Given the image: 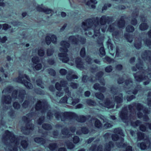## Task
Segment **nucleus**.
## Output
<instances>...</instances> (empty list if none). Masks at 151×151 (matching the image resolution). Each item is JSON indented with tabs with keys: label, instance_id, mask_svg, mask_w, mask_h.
I'll list each match as a JSON object with an SVG mask.
<instances>
[{
	"label": "nucleus",
	"instance_id": "nucleus-28",
	"mask_svg": "<svg viewBox=\"0 0 151 151\" xmlns=\"http://www.w3.org/2000/svg\"><path fill=\"white\" fill-rule=\"evenodd\" d=\"M22 83H23L25 87L28 89H32V88L33 86L32 84L28 82L26 80H23Z\"/></svg>",
	"mask_w": 151,
	"mask_h": 151
},
{
	"label": "nucleus",
	"instance_id": "nucleus-43",
	"mask_svg": "<svg viewBox=\"0 0 151 151\" xmlns=\"http://www.w3.org/2000/svg\"><path fill=\"white\" fill-rule=\"evenodd\" d=\"M36 83L38 86L41 87L42 88H44V87L41 79H39L37 80L36 81Z\"/></svg>",
	"mask_w": 151,
	"mask_h": 151
},
{
	"label": "nucleus",
	"instance_id": "nucleus-49",
	"mask_svg": "<svg viewBox=\"0 0 151 151\" xmlns=\"http://www.w3.org/2000/svg\"><path fill=\"white\" fill-rule=\"evenodd\" d=\"M80 55L82 57H85L86 55V50L85 48L83 47L81 49L80 52Z\"/></svg>",
	"mask_w": 151,
	"mask_h": 151
},
{
	"label": "nucleus",
	"instance_id": "nucleus-15",
	"mask_svg": "<svg viewBox=\"0 0 151 151\" xmlns=\"http://www.w3.org/2000/svg\"><path fill=\"white\" fill-rule=\"evenodd\" d=\"M115 26V25L114 23H113L110 25L108 28L107 31L110 32H113L112 34L113 37L117 38L119 36V32L118 31H114Z\"/></svg>",
	"mask_w": 151,
	"mask_h": 151
},
{
	"label": "nucleus",
	"instance_id": "nucleus-25",
	"mask_svg": "<svg viewBox=\"0 0 151 151\" xmlns=\"http://www.w3.org/2000/svg\"><path fill=\"white\" fill-rule=\"evenodd\" d=\"M88 130L86 127H83L76 131V133L77 134L81 135L82 134H87L88 132Z\"/></svg>",
	"mask_w": 151,
	"mask_h": 151
},
{
	"label": "nucleus",
	"instance_id": "nucleus-27",
	"mask_svg": "<svg viewBox=\"0 0 151 151\" xmlns=\"http://www.w3.org/2000/svg\"><path fill=\"white\" fill-rule=\"evenodd\" d=\"M134 46L137 49H139L142 47V40L141 39L139 38L137 40H136L134 43Z\"/></svg>",
	"mask_w": 151,
	"mask_h": 151
},
{
	"label": "nucleus",
	"instance_id": "nucleus-13",
	"mask_svg": "<svg viewBox=\"0 0 151 151\" xmlns=\"http://www.w3.org/2000/svg\"><path fill=\"white\" fill-rule=\"evenodd\" d=\"M138 60H139V62L136 64V68L135 67H133L132 68V69L133 71H136L137 70L136 68H137L139 70V71L137 72L136 73L134 74H134H137L138 72H140L141 74H142L143 73H142V71H143L145 72L147 70H146L143 69V65L142 63L141 62L139 58H138Z\"/></svg>",
	"mask_w": 151,
	"mask_h": 151
},
{
	"label": "nucleus",
	"instance_id": "nucleus-64",
	"mask_svg": "<svg viewBox=\"0 0 151 151\" xmlns=\"http://www.w3.org/2000/svg\"><path fill=\"white\" fill-rule=\"evenodd\" d=\"M73 141L74 143H78L79 141V137L77 136H75L73 138Z\"/></svg>",
	"mask_w": 151,
	"mask_h": 151
},
{
	"label": "nucleus",
	"instance_id": "nucleus-4",
	"mask_svg": "<svg viewBox=\"0 0 151 151\" xmlns=\"http://www.w3.org/2000/svg\"><path fill=\"white\" fill-rule=\"evenodd\" d=\"M3 142L7 145V148L10 151H17L19 144L18 139L16 138L12 132L8 130L5 131L2 136Z\"/></svg>",
	"mask_w": 151,
	"mask_h": 151
},
{
	"label": "nucleus",
	"instance_id": "nucleus-39",
	"mask_svg": "<svg viewBox=\"0 0 151 151\" xmlns=\"http://www.w3.org/2000/svg\"><path fill=\"white\" fill-rule=\"evenodd\" d=\"M95 95L96 97L99 99L103 100L104 99V95L100 93H96L95 94Z\"/></svg>",
	"mask_w": 151,
	"mask_h": 151
},
{
	"label": "nucleus",
	"instance_id": "nucleus-58",
	"mask_svg": "<svg viewBox=\"0 0 151 151\" xmlns=\"http://www.w3.org/2000/svg\"><path fill=\"white\" fill-rule=\"evenodd\" d=\"M45 119V117L44 116H41L38 120L37 122L39 124L41 125L42 123Z\"/></svg>",
	"mask_w": 151,
	"mask_h": 151
},
{
	"label": "nucleus",
	"instance_id": "nucleus-16",
	"mask_svg": "<svg viewBox=\"0 0 151 151\" xmlns=\"http://www.w3.org/2000/svg\"><path fill=\"white\" fill-rule=\"evenodd\" d=\"M141 57L145 61H151V51L150 50H145L142 54Z\"/></svg>",
	"mask_w": 151,
	"mask_h": 151
},
{
	"label": "nucleus",
	"instance_id": "nucleus-10",
	"mask_svg": "<svg viewBox=\"0 0 151 151\" xmlns=\"http://www.w3.org/2000/svg\"><path fill=\"white\" fill-rule=\"evenodd\" d=\"M120 142H116V146L118 147H126L125 150L124 151H132V147L131 146H128L127 143H123L124 142V139L122 137L120 138Z\"/></svg>",
	"mask_w": 151,
	"mask_h": 151
},
{
	"label": "nucleus",
	"instance_id": "nucleus-46",
	"mask_svg": "<svg viewBox=\"0 0 151 151\" xmlns=\"http://www.w3.org/2000/svg\"><path fill=\"white\" fill-rule=\"evenodd\" d=\"M32 61L34 64H37L40 62V59L37 56H35L32 58Z\"/></svg>",
	"mask_w": 151,
	"mask_h": 151
},
{
	"label": "nucleus",
	"instance_id": "nucleus-7",
	"mask_svg": "<svg viewBox=\"0 0 151 151\" xmlns=\"http://www.w3.org/2000/svg\"><path fill=\"white\" fill-rule=\"evenodd\" d=\"M142 72L143 73L142 74H141L140 72H138L136 74H134V76L136 81L137 82H140L143 80H147L146 81L143 83V84L144 85H147L150 82L149 77L151 78V70L148 68L146 71L145 72L143 71Z\"/></svg>",
	"mask_w": 151,
	"mask_h": 151
},
{
	"label": "nucleus",
	"instance_id": "nucleus-57",
	"mask_svg": "<svg viewBox=\"0 0 151 151\" xmlns=\"http://www.w3.org/2000/svg\"><path fill=\"white\" fill-rule=\"evenodd\" d=\"M21 145L25 149L27 147L28 144L27 141L23 140L21 142Z\"/></svg>",
	"mask_w": 151,
	"mask_h": 151
},
{
	"label": "nucleus",
	"instance_id": "nucleus-17",
	"mask_svg": "<svg viewBox=\"0 0 151 151\" xmlns=\"http://www.w3.org/2000/svg\"><path fill=\"white\" fill-rule=\"evenodd\" d=\"M45 41L47 44L48 45L50 44L51 42L54 44H55L57 42V37L54 35H52L51 37L48 36H47L45 37Z\"/></svg>",
	"mask_w": 151,
	"mask_h": 151
},
{
	"label": "nucleus",
	"instance_id": "nucleus-23",
	"mask_svg": "<svg viewBox=\"0 0 151 151\" xmlns=\"http://www.w3.org/2000/svg\"><path fill=\"white\" fill-rule=\"evenodd\" d=\"M61 133L65 135L67 137H69L72 135V134L70 133V130L67 127H65L62 129Z\"/></svg>",
	"mask_w": 151,
	"mask_h": 151
},
{
	"label": "nucleus",
	"instance_id": "nucleus-1",
	"mask_svg": "<svg viewBox=\"0 0 151 151\" xmlns=\"http://www.w3.org/2000/svg\"><path fill=\"white\" fill-rule=\"evenodd\" d=\"M113 19L112 17L106 15L102 16L99 21L98 17L88 19L82 22L81 27L84 31H86L85 33L86 35H92L93 32L94 34L93 37H97L100 35L101 27L99 22L101 25H105L106 23L109 24L112 22Z\"/></svg>",
	"mask_w": 151,
	"mask_h": 151
},
{
	"label": "nucleus",
	"instance_id": "nucleus-63",
	"mask_svg": "<svg viewBox=\"0 0 151 151\" xmlns=\"http://www.w3.org/2000/svg\"><path fill=\"white\" fill-rule=\"evenodd\" d=\"M60 73L62 75H65L67 73V71L65 69H62L60 70Z\"/></svg>",
	"mask_w": 151,
	"mask_h": 151
},
{
	"label": "nucleus",
	"instance_id": "nucleus-29",
	"mask_svg": "<svg viewBox=\"0 0 151 151\" xmlns=\"http://www.w3.org/2000/svg\"><path fill=\"white\" fill-rule=\"evenodd\" d=\"M114 100L117 104L122 103L123 100L122 94H120L118 96H116Z\"/></svg>",
	"mask_w": 151,
	"mask_h": 151
},
{
	"label": "nucleus",
	"instance_id": "nucleus-32",
	"mask_svg": "<svg viewBox=\"0 0 151 151\" xmlns=\"http://www.w3.org/2000/svg\"><path fill=\"white\" fill-rule=\"evenodd\" d=\"M67 79L70 81H71L73 79H77L78 78V76L75 75H71L69 73H68L66 76Z\"/></svg>",
	"mask_w": 151,
	"mask_h": 151
},
{
	"label": "nucleus",
	"instance_id": "nucleus-26",
	"mask_svg": "<svg viewBox=\"0 0 151 151\" xmlns=\"http://www.w3.org/2000/svg\"><path fill=\"white\" fill-rule=\"evenodd\" d=\"M34 141L42 145H44L46 142L45 139L40 137L35 138L34 139Z\"/></svg>",
	"mask_w": 151,
	"mask_h": 151
},
{
	"label": "nucleus",
	"instance_id": "nucleus-51",
	"mask_svg": "<svg viewBox=\"0 0 151 151\" xmlns=\"http://www.w3.org/2000/svg\"><path fill=\"white\" fill-rule=\"evenodd\" d=\"M144 42L146 45L150 48L151 46V40L147 39L146 40H144Z\"/></svg>",
	"mask_w": 151,
	"mask_h": 151
},
{
	"label": "nucleus",
	"instance_id": "nucleus-30",
	"mask_svg": "<svg viewBox=\"0 0 151 151\" xmlns=\"http://www.w3.org/2000/svg\"><path fill=\"white\" fill-rule=\"evenodd\" d=\"M97 2L96 0H90V1H87L86 3V5L88 6H91L92 8L95 9L96 8V6L95 5H91V3L96 4L97 3Z\"/></svg>",
	"mask_w": 151,
	"mask_h": 151
},
{
	"label": "nucleus",
	"instance_id": "nucleus-35",
	"mask_svg": "<svg viewBox=\"0 0 151 151\" xmlns=\"http://www.w3.org/2000/svg\"><path fill=\"white\" fill-rule=\"evenodd\" d=\"M133 84V81L132 79L129 78L128 80H126L125 81V85L129 87V88H131V87L132 86Z\"/></svg>",
	"mask_w": 151,
	"mask_h": 151
},
{
	"label": "nucleus",
	"instance_id": "nucleus-62",
	"mask_svg": "<svg viewBox=\"0 0 151 151\" xmlns=\"http://www.w3.org/2000/svg\"><path fill=\"white\" fill-rule=\"evenodd\" d=\"M61 86V85L58 82H57L55 83V87L57 90L61 91L62 89Z\"/></svg>",
	"mask_w": 151,
	"mask_h": 151
},
{
	"label": "nucleus",
	"instance_id": "nucleus-36",
	"mask_svg": "<svg viewBox=\"0 0 151 151\" xmlns=\"http://www.w3.org/2000/svg\"><path fill=\"white\" fill-rule=\"evenodd\" d=\"M148 27L147 24L145 23L141 24L139 26V28L140 30L142 31H145L147 30Z\"/></svg>",
	"mask_w": 151,
	"mask_h": 151
},
{
	"label": "nucleus",
	"instance_id": "nucleus-54",
	"mask_svg": "<svg viewBox=\"0 0 151 151\" xmlns=\"http://www.w3.org/2000/svg\"><path fill=\"white\" fill-rule=\"evenodd\" d=\"M138 9H136L135 11H134L133 12L132 14V16L133 17L136 18L138 15Z\"/></svg>",
	"mask_w": 151,
	"mask_h": 151
},
{
	"label": "nucleus",
	"instance_id": "nucleus-14",
	"mask_svg": "<svg viewBox=\"0 0 151 151\" xmlns=\"http://www.w3.org/2000/svg\"><path fill=\"white\" fill-rule=\"evenodd\" d=\"M48 109L47 104H36L35 110L36 111H40L42 113H44Z\"/></svg>",
	"mask_w": 151,
	"mask_h": 151
},
{
	"label": "nucleus",
	"instance_id": "nucleus-31",
	"mask_svg": "<svg viewBox=\"0 0 151 151\" xmlns=\"http://www.w3.org/2000/svg\"><path fill=\"white\" fill-rule=\"evenodd\" d=\"M25 93L26 92L25 90L19 89V101L20 99L22 101H23Z\"/></svg>",
	"mask_w": 151,
	"mask_h": 151
},
{
	"label": "nucleus",
	"instance_id": "nucleus-3",
	"mask_svg": "<svg viewBox=\"0 0 151 151\" xmlns=\"http://www.w3.org/2000/svg\"><path fill=\"white\" fill-rule=\"evenodd\" d=\"M56 119L58 120L61 119V121H64L66 119H71L75 118L76 120L78 122H84L87 119L88 116L83 115H77L76 114L69 112H61L60 111H54L52 112L49 110L47 114V118L49 119H52L53 114Z\"/></svg>",
	"mask_w": 151,
	"mask_h": 151
},
{
	"label": "nucleus",
	"instance_id": "nucleus-33",
	"mask_svg": "<svg viewBox=\"0 0 151 151\" xmlns=\"http://www.w3.org/2000/svg\"><path fill=\"white\" fill-rule=\"evenodd\" d=\"M106 44L107 45L108 48L109 50H113L114 49L113 45L111 42V40L109 38L106 42Z\"/></svg>",
	"mask_w": 151,
	"mask_h": 151
},
{
	"label": "nucleus",
	"instance_id": "nucleus-40",
	"mask_svg": "<svg viewBox=\"0 0 151 151\" xmlns=\"http://www.w3.org/2000/svg\"><path fill=\"white\" fill-rule=\"evenodd\" d=\"M42 127L44 129L47 130H50L52 129V127L51 125L48 124H43Z\"/></svg>",
	"mask_w": 151,
	"mask_h": 151
},
{
	"label": "nucleus",
	"instance_id": "nucleus-42",
	"mask_svg": "<svg viewBox=\"0 0 151 151\" xmlns=\"http://www.w3.org/2000/svg\"><path fill=\"white\" fill-rule=\"evenodd\" d=\"M144 134L140 132L137 133V140L139 141L143 139L144 138Z\"/></svg>",
	"mask_w": 151,
	"mask_h": 151
},
{
	"label": "nucleus",
	"instance_id": "nucleus-61",
	"mask_svg": "<svg viewBox=\"0 0 151 151\" xmlns=\"http://www.w3.org/2000/svg\"><path fill=\"white\" fill-rule=\"evenodd\" d=\"M112 140L114 141H116L119 139V136L116 134H113L111 136Z\"/></svg>",
	"mask_w": 151,
	"mask_h": 151
},
{
	"label": "nucleus",
	"instance_id": "nucleus-8",
	"mask_svg": "<svg viewBox=\"0 0 151 151\" xmlns=\"http://www.w3.org/2000/svg\"><path fill=\"white\" fill-rule=\"evenodd\" d=\"M114 144L112 141H110L108 143H106L105 146L104 151H110L111 148L113 147ZM97 146L96 145H92L90 148V150L91 151H103L102 146L101 145H99L97 147Z\"/></svg>",
	"mask_w": 151,
	"mask_h": 151
},
{
	"label": "nucleus",
	"instance_id": "nucleus-20",
	"mask_svg": "<svg viewBox=\"0 0 151 151\" xmlns=\"http://www.w3.org/2000/svg\"><path fill=\"white\" fill-rule=\"evenodd\" d=\"M37 10L39 12H43L46 14L50 13L52 10L51 9L45 7L42 8L40 5H38L36 8Z\"/></svg>",
	"mask_w": 151,
	"mask_h": 151
},
{
	"label": "nucleus",
	"instance_id": "nucleus-22",
	"mask_svg": "<svg viewBox=\"0 0 151 151\" xmlns=\"http://www.w3.org/2000/svg\"><path fill=\"white\" fill-rule=\"evenodd\" d=\"M150 145V142L149 140H146V143H145L144 142L138 144V146L140 147V148L142 150H145L147 148V147H149Z\"/></svg>",
	"mask_w": 151,
	"mask_h": 151
},
{
	"label": "nucleus",
	"instance_id": "nucleus-59",
	"mask_svg": "<svg viewBox=\"0 0 151 151\" xmlns=\"http://www.w3.org/2000/svg\"><path fill=\"white\" fill-rule=\"evenodd\" d=\"M54 51L52 49H48L47 50V56H50L53 53Z\"/></svg>",
	"mask_w": 151,
	"mask_h": 151
},
{
	"label": "nucleus",
	"instance_id": "nucleus-56",
	"mask_svg": "<svg viewBox=\"0 0 151 151\" xmlns=\"http://www.w3.org/2000/svg\"><path fill=\"white\" fill-rule=\"evenodd\" d=\"M2 27V29L6 30L10 28V27L7 24H4L2 26L0 24V29Z\"/></svg>",
	"mask_w": 151,
	"mask_h": 151
},
{
	"label": "nucleus",
	"instance_id": "nucleus-48",
	"mask_svg": "<svg viewBox=\"0 0 151 151\" xmlns=\"http://www.w3.org/2000/svg\"><path fill=\"white\" fill-rule=\"evenodd\" d=\"M68 97L66 96H65L61 99L60 101V103H67Z\"/></svg>",
	"mask_w": 151,
	"mask_h": 151
},
{
	"label": "nucleus",
	"instance_id": "nucleus-60",
	"mask_svg": "<svg viewBox=\"0 0 151 151\" xmlns=\"http://www.w3.org/2000/svg\"><path fill=\"white\" fill-rule=\"evenodd\" d=\"M141 122L139 120H137L135 122H132L131 125L134 127H136L138 126L140 124Z\"/></svg>",
	"mask_w": 151,
	"mask_h": 151
},
{
	"label": "nucleus",
	"instance_id": "nucleus-6",
	"mask_svg": "<svg viewBox=\"0 0 151 151\" xmlns=\"http://www.w3.org/2000/svg\"><path fill=\"white\" fill-rule=\"evenodd\" d=\"M60 44L62 47L60 48V50L63 53H59L58 54V57L60 58V60H62L63 62L67 63L69 60L67 52L68 51V48L70 47V45L68 42L65 41H61Z\"/></svg>",
	"mask_w": 151,
	"mask_h": 151
},
{
	"label": "nucleus",
	"instance_id": "nucleus-24",
	"mask_svg": "<svg viewBox=\"0 0 151 151\" xmlns=\"http://www.w3.org/2000/svg\"><path fill=\"white\" fill-rule=\"evenodd\" d=\"M82 81L84 83L87 82L88 81L93 83L95 81V80H93V78L91 76L88 77L87 76H84L82 77Z\"/></svg>",
	"mask_w": 151,
	"mask_h": 151
},
{
	"label": "nucleus",
	"instance_id": "nucleus-52",
	"mask_svg": "<svg viewBox=\"0 0 151 151\" xmlns=\"http://www.w3.org/2000/svg\"><path fill=\"white\" fill-rule=\"evenodd\" d=\"M38 54L40 56H43L45 55L44 50L42 48H40L38 51Z\"/></svg>",
	"mask_w": 151,
	"mask_h": 151
},
{
	"label": "nucleus",
	"instance_id": "nucleus-12",
	"mask_svg": "<svg viewBox=\"0 0 151 151\" xmlns=\"http://www.w3.org/2000/svg\"><path fill=\"white\" fill-rule=\"evenodd\" d=\"M17 91H14L12 94V97L8 96H7L3 97L2 99V101L3 102V104H10L12 98H16L17 96Z\"/></svg>",
	"mask_w": 151,
	"mask_h": 151
},
{
	"label": "nucleus",
	"instance_id": "nucleus-2",
	"mask_svg": "<svg viewBox=\"0 0 151 151\" xmlns=\"http://www.w3.org/2000/svg\"><path fill=\"white\" fill-rule=\"evenodd\" d=\"M128 108L129 112V117L130 118L135 115L136 111H138L137 114L139 118L143 116L142 112L145 114H148L150 111V109L143 107L142 104H130ZM128 112V108L127 107L123 108L122 111L119 112V116L123 121L127 119Z\"/></svg>",
	"mask_w": 151,
	"mask_h": 151
},
{
	"label": "nucleus",
	"instance_id": "nucleus-9",
	"mask_svg": "<svg viewBox=\"0 0 151 151\" xmlns=\"http://www.w3.org/2000/svg\"><path fill=\"white\" fill-rule=\"evenodd\" d=\"M69 40L72 44L75 45H78L80 43L82 44H84L86 42L85 38L78 35L70 36L69 37Z\"/></svg>",
	"mask_w": 151,
	"mask_h": 151
},
{
	"label": "nucleus",
	"instance_id": "nucleus-55",
	"mask_svg": "<svg viewBox=\"0 0 151 151\" xmlns=\"http://www.w3.org/2000/svg\"><path fill=\"white\" fill-rule=\"evenodd\" d=\"M12 90V88L11 87H8L6 89H4L2 92L3 93H10L11 91Z\"/></svg>",
	"mask_w": 151,
	"mask_h": 151
},
{
	"label": "nucleus",
	"instance_id": "nucleus-11",
	"mask_svg": "<svg viewBox=\"0 0 151 151\" xmlns=\"http://www.w3.org/2000/svg\"><path fill=\"white\" fill-rule=\"evenodd\" d=\"M98 39L97 40V43L100 46H103L101 47L99 49V51L100 52L99 55L102 57V56L105 55L106 53L105 52L104 48L103 46V40L104 39V37H101L100 35H99Z\"/></svg>",
	"mask_w": 151,
	"mask_h": 151
},
{
	"label": "nucleus",
	"instance_id": "nucleus-19",
	"mask_svg": "<svg viewBox=\"0 0 151 151\" xmlns=\"http://www.w3.org/2000/svg\"><path fill=\"white\" fill-rule=\"evenodd\" d=\"M103 75L102 72L100 71L98 72L96 75V80H98L101 84L103 86L105 85V83L103 79H101Z\"/></svg>",
	"mask_w": 151,
	"mask_h": 151
},
{
	"label": "nucleus",
	"instance_id": "nucleus-21",
	"mask_svg": "<svg viewBox=\"0 0 151 151\" xmlns=\"http://www.w3.org/2000/svg\"><path fill=\"white\" fill-rule=\"evenodd\" d=\"M125 16H122L117 22V26L119 28H123L124 27L125 21L124 20Z\"/></svg>",
	"mask_w": 151,
	"mask_h": 151
},
{
	"label": "nucleus",
	"instance_id": "nucleus-37",
	"mask_svg": "<svg viewBox=\"0 0 151 151\" xmlns=\"http://www.w3.org/2000/svg\"><path fill=\"white\" fill-rule=\"evenodd\" d=\"M124 37L126 39L127 41L131 43L132 41V36L130 35L129 33H126L124 34Z\"/></svg>",
	"mask_w": 151,
	"mask_h": 151
},
{
	"label": "nucleus",
	"instance_id": "nucleus-53",
	"mask_svg": "<svg viewBox=\"0 0 151 151\" xmlns=\"http://www.w3.org/2000/svg\"><path fill=\"white\" fill-rule=\"evenodd\" d=\"M48 73L52 76H54L56 74V72L55 70L51 68L49 69L48 70Z\"/></svg>",
	"mask_w": 151,
	"mask_h": 151
},
{
	"label": "nucleus",
	"instance_id": "nucleus-45",
	"mask_svg": "<svg viewBox=\"0 0 151 151\" xmlns=\"http://www.w3.org/2000/svg\"><path fill=\"white\" fill-rule=\"evenodd\" d=\"M126 31L128 32H132L134 30V28L132 26L129 25L126 28Z\"/></svg>",
	"mask_w": 151,
	"mask_h": 151
},
{
	"label": "nucleus",
	"instance_id": "nucleus-50",
	"mask_svg": "<svg viewBox=\"0 0 151 151\" xmlns=\"http://www.w3.org/2000/svg\"><path fill=\"white\" fill-rule=\"evenodd\" d=\"M104 61L106 60L107 62L109 63L110 64L112 62L114 61V60L113 59H112L110 58V57L108 56H106L105 58L104 59Z\"/></svg>",
	"mask_w": 151,
	"mask_h": 151
},
{
	"label": "nucleus",
	"instance_id": "nucleus-41",
	"mask_svg": "<svg viewBox=\"0 0 151 151\" xmlns=\"http://www.w3.org/2000/svg\"><path fill=\"white\" fill-rule=\"evenodd\" d=\"M57 144L55 143H53L50 144L49 146V149L52 151L54 150L57 147Z\"/></svg>",
	"mask_w": 151,
	"mask_h": 151
},
{
	"label": "nucleus",
	"instance_id": "nucleus-44",
	"mask_svg": "<svg viewBox=\"0 0 151 151\" xmlns=\"http://www.w3.org/2000/svg\"><path fill=\"white\" fill-rule=\"evenodd\" d=\"M35 92L38 94L40 95H43L45 93V92L40 88H37L35 90Z\"/></svg>",
	"mask_w": 151,
	"mask_h": 151
},
{
	"label": "nucleus",
	"instance_id": "nucleus-18",
	"mask_svg": "<svg viewBox=\"0 0 151 151\" xmlns=\"http://www.w3.org/2000/svg\"><path fill=\"white\" fill-rule=\"evenodd\" d=\"M75 63L76 64V67L79 69L82 70L84 68L83 63L82 62L81 58L78 57L76 59Z\"/></svg>",
	"mask_w": 151,
	"mask_h": 151
},
{
	"label": "nucleus",
	"instance_id": "nucleus-34",
	"mask_svg": "<svg viewBox=\"0 0 151 151\" xmlns=\"http://www.w3.org/2000/svg\"><path fill=\"white\" fill-rule=\"evenodd\" d=\"M64 145H66L68 149H71L73 148L75 145L71 142H70L69 141H67L65 142V144H64Z\"/></svg>",
	"mask_w": 151,
	"mask_h": 151
},
{
	"label": "nucleus",
	"instance_id": "nucleus-38",
	"mask_svg": "<svg viewBox=\"0 0 151 151\" xmlns=\"http://www.w3.org/2000/svg\"><path fill=\"white\" fill-rule=\"evenodd\" d=\"M114 132L115 133H117L123 136H124V135L123 132L122 130L120 128H117L114 129Z\"/></svg>",
	"mask_w": 151,
	"mask_h": 151
},
{
	"label": "nucleus",
	"instance_id": "nucleus-5",
	"mask_svg": "<svg viewBox=\"0 0 151 151\" xmlns=\"http://www.w3.org/2000/svg\"><path fill=\"white\" fill-rule=\"evenodd\" d=\"M37 115L36 113L31 112L27 115V116H23L22 118L23 120L26 124L25 127L24 129L22 128V131L25 134H28L30 132V130H32L34 128V125L29 123V122L32 120V118L34 119L35 116Z\"/></svg>",
	"mask_w": 151,
	"mask_h": 151
},
{
	"label": "nucleus",
	"instance_id": "nucleus-47",
	"mask_svg": "<svg viewBox=\"0 0 151 151\" xmlns=\"http://www.w3.org/2000/svg\"><path fill=\"white\" fill-rule=\"evenodd\" d=\"M95 125L96 127L99 128L101 127L102 124L99 120L96 119L95 121Z\"/></svg>",
	"mask_w": 151,
	"mask_h": 151
}]
</instances>
